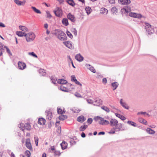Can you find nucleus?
I'll return each instance as SVG.
<instances>
[{
	"label": "nucleus",
	"mask_w": 157,
	"mask_h": 157,
	"mask_svg": "<svg viewBox=\"0 0 157 157\" xmlns=\"http://www.w3.org/2000/svg\"><path fill=\"white\" fill-rule=\"evenodd\" d=\"M77 85H80V86H82V84L80 83L77 80H75V81L74 82Z\"/></svg>",
	"instance_id": "obj_59"
},
{
	"label": "nucleus",
	"mask_w": 157,
	"mask_h": 157,
	"mask_svg": "<svg viewBox=\"0 0 157 157\" xmlns=\"http://www.w3.org/2000/svg\"><path fill=\"white\" fill-rule=\"evenodd\" d=\"M51 80L52 81V82L54 84L56 83V81H57V79L53 77H52L51 78Z\"/></svg>",
	"instance_id": "obj_45"
},
{
	"label": "nucleus",
	"mask_w": 157,
	"mask_h": 157,
	"mask_svg": "<svg viewBox=\"0 0 157 157\" xmlns=\"http://www.w3.org/2000/svg\"><path fill=\"white\" fill-rule=\"evenodd\" d=\"M25 124H20V128L22 130L24 131L25 130Z\"/></svg>",
	"instance_id": "obj_44"
},
{
	"label": "nucleus",
	"mask_w": 157,
	"mask_h": 157,
	"mask_svg": "<svg viewBox=\"0 0 157 157\" xmlns=\"http://www.w3.org/2000/svg\"><path fill=\"white\" fill-rule=\"evenodd\" d=\"M28 29L25 26H23V29H22V31H24V32H25V31H28Z\"/></svg>",
	"instance_id": "obj_56"
},
{
	"label": "nucleus",
	"mask_w": 157,
	"mask_h": 157,
	"mask_svg": "<svg viewBox=\"0 0 157 157\" xmlns=\"http://www.w3.org/2000/svg\"><path fill=\"white\" fill-rule=\"evenodd\" d=\"M89 69L93 72L94 73H95L96 72V70H95V69L94 68L92 67H90V68H89Z\"/></svg>",
	"instance_id": "obj_53"
},
{
	"label": "nucleus",
	"mask_w": 157,
	"mask_h": 157,
	"mask_svg": "<svg viewBox=\"0 0 157 157\" xmlns=\"http://www.w3.org/2000/svg\"><path fill=\"white\" fill-rule=\"evenodd\" d=\"M71 32L75 36H76L77 31L75 28H72L71 29Z\"/></svg>",
	"instance_id": "obj_42"
},
{
	"label": "nucleus",
	"mask_w": 157,
	"mask_h": 157,
	"mask_svg": "<svg viewBox=\"0 0 157 157\" xmlns=\"http://www.w3.org/2000/svg\"><path fill=\"white\" fill-rule=\"evenodd\" d=\"M72 110L75 113H78L80 111L81 109L77 107H74L72 109Z\"/></svg>",
	"instance_id": "obj_23"
},
{
	"label": "nucleus",
	"mask_w": 157,
	"mask_h": 157,
	"mask_svg": "<svg viewBox=\"0 0 157 157\" xmlns=\"http://www.w3.org/2000/svg\"><path fill=\"white\" fill-rule=\"evenodd\" d=\"M66 2L70 5L74 7L75 5L73 0H66Z\"/></svg>",
	"instance_id": "obj_20"
},
{
	"label": "nucleus",
	"mask_w": 157,
	"mask_h": 157,
	"mask_svg": "<svg viewBox=\"0 0 157 157\" xmlns=\"http://www.w3.org/2000/svg\"><path fill=\"white\" fill-rule=\"evenodd\" d=\"M75 59L78 61H82L83 60V57L80 54H78L75 56Z\"/></svg>",
	"instance_id": "obj_15"
},
{
	"label": "nucleus",
	"mask_w": 157,
	"mask_h": 157,
	"mask_svg": "<svg viewBox=\"0 0 157 157\" xmlns=\"http://www.w3.org/2000/svg\"><path fill=\"white\" fill-rule=\"evenodd\" d=\"M86 120V118L82 115L80 116L77 118V121L78 122L82 123Z\"/></svg>",
	"instance_id": "obj_14"
},
{
	"label": "nucleus",
	"mask_w": 157,
	"mask_h": 157,
	"mask_svg": "<svg viewBox=\"0 0 157 157\" xmlns=\"http://www.w3.org/2000/svg\"><path fill=\"white\" fill-rule=\"evenodd\" d=\"M96 121H98L99 124L102 125H107L109 124V122L106 120H104L103 118L99 117H97L94 119Z\"/></svg>",
	"instance_id": "obj_3"
},
{
	"label": "nucleus",
	"mask_w": 157,
	"mask_h": 157,
	"mask_svg": "<svg viewBox=\"0 0 157 157\" xmlns=\"http://www.w3.org/2000/svg\"><path fill=\"white\" fill-rule=\"evenodd\" d=\"M127 123L134 127H136V124L133 122L130 121H128L127 122Z\"/></svg>",
	"instance_id": "obj_38"
},
{
	"label": "nucleus",
	"mask_w": 157,
	"mask_h": 157,
	"mask_svg": "<svg viewBox=\"0 0 157 157\" xmlns=\"http://www.w3.org/2000/svg\"><path fill=\"white\" fill-rule=\"evenodd\" d=\"M25 129L29 130L31 129V125L29 123H27L25 124Z\"/></svg>",
	"instance_id": "obj_30"
},
{
	"label": "nucleus",
	"mask_w": 157,
	"mask_h": 157,
	"mask_svg": "<svg viewBox=\"0 0 157 157\" xmlns=\"http://www.w3.org/2000/svg\"><path fill=\"white\" fill-rule=\"evenodd\" d=\"M31 8L35 13H41V11L37 9L35 7L32 6Z\"/></svg>",
	"instance_id": "obj_34"
},
{
	"label": "nucleus",
	"mask_w": 157,
	"mask_h": 157,
	"mask_svg": "<svg viewBox=\"0 0 157 157\" xmlns=\"http://www.w3.org/2000/svg\"><path fill=\"white\" fill-rule=\"evenodd\" d=\"M16 34L19 36L22 37L26 36V34L25 32H23L21 31H17L16 32Z\"/></svg>",
	"instance_id": "obj_16"
},
{
	"label": "nucleus",
	"mask_w": 157,
	"mask_h": 157,
	"mask_svg": "<svg viewBox=\"0 0 157 157\" xmlns=\"http://www.w3.org/2000/svg\"><path fill=\"white\" fill-rule=\"evenodd\" d=\"M53 153H54L55 155H59L60 154V153L59 151H58L55 150Z\"/></svg>",
	"instance_id": "obj_48"
},
{
	"label": "nucleus",
	"mask_w": 157,
	"mask_h": 157,
	"mask_svg": "<svg viewBox=\"0 0 157 157\" xmlns=\"http://www.w3.org/2000/svg\"><path fill=\"white\" fill-rule=\"evenodd\" d=\"M67 18L72 22H75V18L73 15L70 13H69L67 16Z\"/></svg>",
	"instance_id": "obj_12"
},
{
	"label": "nucleus",
	"mask_w": 157,
	"mask_h": 157,
	"mask_svg": "<svg viewBox=\"0 0 157 157\" xmlns=\"http://www.w3.org/2000/svg\"><path fill=\"white\" fill-rule=\"evenodd\" d=\"M75 95L76 96L79 97V98H81L82 97L81 95V94L78 93H76L75 94Z\"/></svg>",
	"instance_id": "obj_60"
},
{
	"label": "nucleus",
	"mask_w": 157,
	"mask_h": 157,
	"mask_svg": "<svg viewBox=\"0 0 157 157\" xmlns=\"http://www.w3.org/2000/svg\"><path fill=\"white\" fill-rule=\"evenodd\" d=\"M118 84L117 82H114L112 84V86L113 87V90H115L117 87Z\"/></svg>",
	"instance_id": "obj_33"
},
{
	"label": "nucleus",
	"mask_w": 157,
	"mask_h": 157,
	"mask_svg": "<svg viewBox=\"0 0 157 157\" xmlns=\"http://www.w3.org/2000/svg\"><path fill=\"white\" fill-rule=\"evenodd\" d=\"M34 139L35 144H36V145L37 146L38 145V138L37 136H35Z\"/></svg>",
	"instance_id": "obj_43"
},
{
	"label": "nucleus",
	"mask_w": 157,
	"mask_h": 157,
	"mask_svg": "<svg viewBox=\"0 0 157 157\" xmlns=\"http://www.w3.org/2000/svg\"><path fill=\"white\" fill-rule=\"evenodd\" d=\"M57 112L58 113L60 114H63L64 112V111L60 108H58L57 109Z\"/></svg>",
	"instance_id": "obj_39"
},
{
	"label": "nucleus",
	"mask_w": 157,
	"mask_h": 157,
	"mask_svg": "<svg viewBox=\"0 0 157 157\" xmlns=\"http://www.w3.org/2000/svg\"><path fill=\"white\" fill-rule=\"evenodd\" d=\"M54 12L56 16L58 17H60L62 15V11L59 7L57 8L56 10H54Z\"/></svg>",
	"instance_id": "obj_5"
},
{
	"label": "nucleus",
	"mask_w": 157,
	"mask_h": 157,
	"mask_svg": "<svg viewBox=\"0 0 157 157\" xmlns=\"http://www.w3.org/2000/svg\"><path fill=\"white\" fill-rule=\"evenodd\" d=\"M118 2L119 3L123 5L128 4L131 2L130 0H118Z\"/></svg>",
	"instance_id": "obj_10"
},
{
	"label": "nucleus",
	"mask_w": 157,
	"mask_h": 157,
	"mask_svg": "<svg viewBox=\"0 0 157 157\" xmlns=\"http://www.w3.org/2000/svg\"><path fill=\"white\" fill-rule=\"evenodd\" d=\"M145 25V29L148 34L150 35L153 33L154 32V29L151 27V25L148 23H146Z\"/></svg>",
	"instance_id": "obj_4"
},
{
	"label": "nucleus",
	"mask_w": 157,
	"mask_h": 157,
	"mask_svg": "<svg viewBox=\"0 0 157 157\" xmlns=\"http://www.w3.org/2000/svg\"><path fill=\"white\" fill-rule=\"evenodd\" d=\"M18 68L21 70H24L26 67V64L24 63L21 61H19L18 63Z\"/></svg>",
	"instance_id": "obj_7"
},
{
	"label": "nucleus",
	"mask_w": 157,
	"mask_h": 157,
	"mask_svg": "<svg viewBox=\"0 0 157 157\" xmlns=\"http://www.w3.org/2000/svg\"><path fill=\"white\" fill-rule=\"evenodd\" d=\"M29 55H32L34 57H35L36 58H37V56L34 53V52H29Z\"/></svg>",
	"instance_id": "obj_49"
},
{
	"label": "nucleus",
	"mask_w": 157,
	"mask_h": 157,
	"mask_svg": "<svg viewBox=\"0 0 157 157\" xmlns=\"http://www.w3.org/2000/svg\"><path fill=\"white\" fill-rule=\"evenodd\" d=\"M59 88L61 90L63 91L68 92L69 90L66 86L62 85L60 86Z\"/></svg>",
	"instance_id": "obj_17"
},
{
	"label": "nucleus",
	"mask_w": 157,
	"mask_h": 157,
	"mask_svg": "<svg viewBox=\"0 0 157 157\" xmlns=\"http://www.w3.org/2000/svg\"><path fill=\"white\" fill-rule=\"evenodd\" d=\"M117 125V128L120 130L122 128V125L121 123H119Z\"/></svg>",
	"instance_id": "obj_51"
},
{
	"label": "nucleus",
	"mask_w": 157,
	"mask_h": 157,
	"mask_svg": "<svg viewBox=\"0 0 157 157\" xmlns=\"http://www.w3.org/2000/svg\"><path fill=\"white\" fill-rule=\"evenodd\" d=\"M25 145L26 147L29 150H31L32 149V147L31 143L30 140L28 138L26 140Z\"/></svg>",
	"instance_id": "obj_8"
},
{
	"label": "nucleus",
	"mask_w": 157,
	"mask_h": 157,
	"mask_svg": "<svg viewBox=\"0 0 157 157\" xmlns=\"http://www.w3.org/2000/svg\"><path fill=\"white\" fill-rule=\"evenodd\" d=\"M115 132V129H113V130H111V131L109 132L110 134H114Z\"/></svg>",
	"instance_id": "obj_63"
},
{
	"label": "nucleus",
	"mask_w": 157,
	"mask_h": 157,
	"mask_svg": "<svg viewBox=\"0 0 157 157\" xmlns=\"http://www.w3.org/2000/svg\"><path fill=\"white\" fill-rule=\"evenodd\" d=\"M0 26L2 27H5V25L3 23L0 22Z\"/></svg>",
	"instance_id": "obj_64"
},
{
	"label": "nucleus",
	"mask_w": 157,
	"mask_h": 157,
	"mask_svg": "<svg viewBox=\"0 0 157 157\" xmlns=\"http://www.w3.org/2000/svg\"><path fill=\"white\" fill-rule=\"evenodd\" d=\"M63 44L68 48L71 49L72 48V45L71 42L69 41H67L63 42Z\"/></svg>",
	"instance_id": "obj_13"
},
{
	"label": "nucleus",
	"mask_w": 157,
	"mask_h": 157,
	"mask_svg": "<svg viewBox=\"0 0 157 157\" xmlns=\"http://www.w3.org/2000/svg\"><path fill=\"white\" fill-rule=\"evenodd\" d=\"M107 82V80L106 78H104L102 79V82L104 84H106Z\"/></svg>",
	"instance_id": "obj_61"
},
{
	"label": "nucleus",
	"mask_w": 157,
	"mask_h": 157,
	"mask_svg": "<svg viewBox=\"0 0 157 157\" xmlns=\"http://www.w3.org/2000/svg\"><path fill=\"white\" fill-rule=\"evenodd\" d=\"M101 108L104 110H105V111H106V112H107V113H109L110 111V110L109 109L106 107V106H102L101 107Z\"/></svg>",
	"instance_id": "obj_36"
},
{
	"label": "nucleus",
	"mask_w": 157,
	"mask_h": 157,
	"mask_svg": "<svg viewBox=\"0 0 157 157\" xmlns=\"http://www.w3.org/2000/svg\"><path fill=\"white\" fill-rule=\"evenodd\" d=\"M5 46H4V45L1 43H0V50L2 51L4 49L3 48Z\"/></svg>",
	"instance_id": "obj_54"
},
{
	"label": "nucleus",
	"mask_w": 157,
	"mask_h": 157,
	"mask_svg": "<svg viewBox=\"0 0 157 157\" xmlns=\"http://www.w3.org/2000/svg\"><path fill=\"white\" fill-rule=\"evenodd\" d=\"M14 2L17 5L19 6H21V1L18 0H14Z\"/></svg>",
	"instance_id": "obj_40"
},
{
	"label": "nucleus",
	"mask_w": 157,
	"mask_h": 157,
	"mask_svg": "<svg viewBox=\"0 0 157 157\" xmlns=\"http://www.w3.org/2000/svg\"><path fill=\"white\" fill-rule=\"evenodd\" d=\"M118 10V9L115 6L113 7L111 10V11L113 14H115L116 13H117Z\"/></svg>",
	"instance_id": "obj_31"
},
{
	"label": "nucleus",
	"mask_w": 157,
	"mask_h": 157,
	"mask_svg": "<svg viewBox=\"0 0 157 157\" xmlns=\"http://www.w3.org/2000/svg\"><path fill=\"white\" fill-rule=\"evenodd\" d=\"M67 57L69 59V60H70V61L71 62V64L72 65V66H73V67L74 68H75V66H74V64H73V61L71 59V58L70 57V56H67Z\"/></svg>",
	"instance_id": "obj_50"
},
{
	"label": "nucleus",
	"mask_w": 157,
	"mask_h": 157,
	"mask_svg": "<svg viewBox=\"0 0 157 157\" xmlns=\"http://www.w3.org/2000/svg\"><path fill=\"white\" fill-rule=\"evenodd\" d=\"M87 127L88 126L87 125H82L80 127L79 130L81 131H84L87 128Z\"/></svg>",
	"instance_id": "obj_28"
},
{
	"label": "nucleus",
	"mask_w": 157,
	"mask_h": 157,
	"mask_svg": "<svg viewBox=\"0 0 157 157\" xmlns=\"http://www.w3.org/2000/svg\"><path fill=\"white\" fill-rule=\"evenodd\" d=\"M131 9H128V7L124 8L122 9L121 11L122 14H125V16L128 15L132 17L140 19L142 17V15L140 14L137 13H135L130 12Z\"/></svg>",
	"instance_id": "obj_1"
},
{
	"label": "nucleus",
	"mask_w": 157,
	"mask_h": 157,
	"mask_svg": "<svg viewBox=\"0 0 157 157\" xmlns=\"http://www.w3.org/2000/svg\"><path fill=\"white\" fill-rule=\"evenodd\" d=\"M50 149L52 151V152H53L54 151H55L56 150L54 146H52L51 147Z\"/></svg>",
	"instance_id": "obj_62"
},
{
	"label": "nucleus",
	"mask_w": 157,
	"mask_h": 157,
	"mask_svg": "<svg viewBox=\"0 0 157 157\" xmlns=\"http://www.w3.org/2000/svg\"><path fill=\"white\" fill-rule=\"evenodd\" d=\"M46 13L47 14L46 17L49 19H50L52 17V16L51 15V14L49 11L47 10L46 11Z\"/></svg>",
	"instance_id": "obj_37"
},
{
	"label": "nucleus",
	"mask_w": 157,
	"mask_h": 157,
	"mask_svg": "<svg viewBox=\"0 0 157 157\" xmlns=\"http://www.w3.org/2000/svg\"><path fill=\"white\" fill-rule=\"evenodd\" d=\"M25 154L27 157H30L31 155L30 152L28 150L25 151Z\"/></svg>",
	"instance_id": "obj_46"
},
{
	"label": "nucleus",
	"mask_w": 157,
	"mask_h": 157,
	"mask_svg": "<svg viewBox=\"0 0 157 157\" xmlns=\"http://www.w3.org/2000/svg\"><path fill=\"white\" fill-rule=\"evenodd\" d=\"M46 121L43 118H39L38 121V124L41 125H44L46 123Z\"/></svg>",
	"instance_id": "obj_11"
},
{
	"label": "nucleus",
	"mask_w": 157,
	"mask_h": 157,
	"mask_svg": "<svg viewBox=\"0 0 157 157\" xmlns=\"http://www.w3.org/2000/svg\"><path fill=\"white\" fill-rule=\"evenodd\" d=\"M47 118L48 120H51V119H52V113H48V114L47 115Z\"/></svg>",
	"instance_id": "obj_41"
},
{
	"label": "nucleus",
	"mask_w": 157,
	"mask_h": 157,
	"mask_svg": "<svg viewBox=\"0 0 157 157\" xmlns=\"http://www.w3.org/2000/svg\"><path fill=\"white\" fill-rule=\"evenodd\" d=\"M85 10L87 15H89L91 12L92 9L90 7L87 6L85 8Z\"/></svg>",
	"instance_id": "obj_27"
},
{
	"label": "nucleus",
	"mask_w": 157,
	"mask_h": 157,
	"mask_svg": "<svg viewBox=\"0 0 157 157\" xmlns=\"http://www.w3.org/2000/svg\"><path fill=\"white\" fill-rule=\"evenodd\" d=\"M115 115L117 117H119L122 120L124 121L126 119V118L124 116L121 115L119 114L116 113H115Z\"/></svg>",
	"instance_id": "obj_25"
},
{
	"label": "nucleus",
	"mask_w": 157,
	"mask_h": 157,
	"mask_svg": "<svg viewBox=\"0 0 157 157\" xmlns=\"http://www.w3.org/2000/svg\"><path fill=\"white\" fill-rule=\"evenodd\" d=\"M138 121L146 125L147 124V121L142 118H139L138 119Z\"/></svg>",
	"instance_id": "obj_26"
},
{
	"label": "nucleus",
	"mask_w": 157,
	"mask_h": 157,
	"mask_svg": "<svg viewBox=\"0 0 157 157\" xmlns=\"http://www.w3.org/2000/svg\"><path fill=\"white\" fill-rule=\"evenodd\" d=\"M62 149L63 150L66 149L67 146V144L65 141H63L62 143L60 144Z\"/></svg>",
	"instance_id": "obj_18"
},
{
	"label": "nucleus",
	"mask_w": 157,
	"mask_h": 157,
	"mask_svg": "<svg viewBox=\"0 0 157 157\" xmlns=\"http://www.w3.org/2000/svg\"><path fill=\"white\" fill-rule=\"evenodd\" d=\"M57 82L59 84H63L67 83V82L65 80L59 79L58 80Z\"/></svg>",
	"instance_id": "obj_21"
},
{
	"label": "nucleus",
	"mask_w": 157,
	"mask_h": 157,
	"mask_svg": "<svg viewBox=\"0 0 157 157\" xmlns=\"http://www.w3.org/2000/svg\"><path fill=\"white\" fill-rule=\"evenodd\" d=\"M93 121V120L91 118H89L87 120V122L88 124H91Z\"/></svg>",
	"instance_id": "obj_55"
},
{
	"label": "nucleus",
	"mask_w": 157,
	"mask_h": 157,
	"mask_svg": "<svg viewBox=\"0 0 157 157\" xmlns=\"http://www.w3.org/2000/svg\"><path fill=\"white\" fill-rule=\"evenodd\" d=\"M102 101L100 99H98L94 102V105L97 106H99L102 104Z\"/></svg>",
	"instance_id": "obj_19"
},
{
	"label": "nucleus",
	"mask_w": 157,
	"mask_h": 157,
	"mask_svg": "<svg viewBox=\"0 0 157 157\" xmlns=\"http://www.w3.org/2000/svg\"><path fill=\"white\" fill-rule=\"evenodd\" d=\"M4 47L6 48V49L7 52V53L9 54H10V55H12V53H11V52H10V49H9V48L6 46H4Z\"/></svg>",
	"instance_id": "obj_52"
},
{
	"label": "nucleus",
	"mask_w": 157,
	"mask_h": 157,
	"mask_svg": "<svg viewBox=\"0 0 157 157\" xmlns=\"http://www.w3.org/2000/svg\"><path fill=\"white\" fill-rule=\"evenodd\" d=\"M55 34L57 36L58 38L59 39H66L67 38L65 34L62 31L60 30H56Z\"/></svg>",
	"instance_id": "obj_2"
},
{
	"label": "nucleus",
	"mask_w": 157,
	"mask_h": 157,
	"mask_svg": "<svg viewBox=\"0 0 157 157\" xmlns=\"http://www.w3.org/2000/svg\"><path fill=\"white\" fill-rule=\"evenodd\" d=\"M67 36H69V37L71 38V39H72L73 38V36L72 35V34H71V33L69 32V31H67Z\"/></svg>",
	"instance_id": "obj_47"
},
{
	"label": "nucleus",
	"mask_w": 157,
	"mask_h": 157,
	"mask_svg": "<svg viewBox=\"0 0 157 157\" xmlns=\"http://www.w3.org/2000/svg\"><path fill=\"white\" fill-rule=\"evenodd\" d=\"M67 118V117L66 115H61L59 116V120L63 121L66 119Z\"/></svg>",
	"instance_id": "obj_35"
},
{
	"label": "nucleus",
	"mask_w": 157,
	"mask_h": 157,
	"mask_svg": "<svg viewBox=\"0 0 157 157\" xmlns=\"http://www.w3.org/2000/svg\"><path fill=\"white\" fill-rule=\"evenodd\" d=\"M62 23L65 26H67L68 25V20L67 18H63L62 21Z\"/></svg>",
	"instance_id": "obj_22"
},
{
	"label": "nucleus",
	"mask_w": 157,
	"mask_h": 157,
	"mask_svg": "<svg viewBox=\"0 0 157 157\" xmlns=\"http://www.w3.org/2000/svg\"><path fill=\"white\" fill-rule=\"evenodd\" d=\"M146 131L147 133L150 134H153L155 132V131L150 128H147L146 129Z\"/></svg>",
	"instance_id": "obj_24"
},
{
	"label": "nucleus",
	"mask_w": 157,
	"mask_h": 157,
	"mask_svg": "<svg viewBox=\"0 0 157 157\" xmlns=\"http://www.w3.org/2000/svg\"><path fill=\"white\" fill-rule=\"evenodd\" d=\"M108 11L106 8H102L101 10V12L102 13H106L107 14L108 13Z\"/></svg>",
	"instance_id": "obj_32"
},
{
	"label": "nucleus",
	"mask_w": 157,
	"mask_h": 157,
	"mask_svg": "<svg viewBox=\"0 0 157 157\" xmlns=\"http://www.w3.org/2000/svg\"><path fill=\"white\" fill-rule=\"evenodd\" d=\"M26 39H34L35 37V34L32 32L26 34Z\"/></svg>",
	"instance_id": "obj_6"
},
{
	"label": "nucleus",
	"mask_w": 157,
	"mask_h": 157,
	"mask_svg": "<svg viewBox=\"0 0 157 157\" xmlns=\"http://www.w3.org/2000/svg\"><path fill=\"white\" fill-rule=\"evenodd\" d=\"M109 2L111 4H114L115 3V0H108Z\"/></svg>",
	"instance_id": "obj_57"
},
{
	"label": "nucleus",
	"mask_w": 157,
	"mask_h": 157,
	"mask_svg": "<svg viewBox=\"0 0 157 157\" xmlns=\"http://www.w3.org/2000/svg\"><path fill=\"white\" fill-rule=\"evenodd\" d=\"M71 80L72 81H73L74 82L75 81V80H76L75 78V75H72L71 76Z\"/></svg>",
	"instance_id": "obj_58"
},
{
	"label": "nucleus",
	"mask_w": 157,
	"mask_h": 157,
	"mask_svg": "<svg viewBox=\"0 0 157 157\" xmlns=\"http://www.w3.org/2000/svg\"><path fill=\"white\" fill-rule=\"evenodd\" d=\"M120 103L121 105L125 108L126 109H128L129 108V107L127 105V104L124 102H123L122 101V99H121L120 101Z\"/></svg>",
	"instance_id": "obj_29"
},
{
	"label": "nucleus",
	"mask_w": 157,
	"mask_h": 157,
	"mask_svg": "<svg viewBox=\"0 0 157 157\" xmlns=\"http://www.w3.org/2000/svg\"><path fill=\"white\" fill-rule=\"evenodd\" d=\"M110 125L111 126H115L118 125V121L115 119H111L110 123Z\"/></svg>",
	"instance_id": "obj_9"
}]
</instances>
